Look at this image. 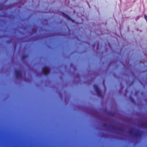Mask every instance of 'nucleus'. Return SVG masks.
I'll return each instance as SVG.
<instances>
[{
  "label": "nucleus",
  "mask_w": 147,
  "mask_h": 147,
  "mask_svg": "<svg viewBox=\"0 0 147 147\" xmlns=\"http://www.w3.org/2000/svg\"><path fill=\"white\" fill-rule=\"evenodd\" d=\"M49 70L48 67H45L43 69V72L45 74H47L49 72Z\"/></svg>",
  "instance_id": "nucleus-1"
}]
</instances>
